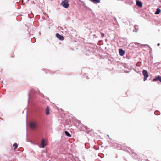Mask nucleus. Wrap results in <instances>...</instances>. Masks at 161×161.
Segmentation results:
<instances>
[{"instance_id": "13", "label": "nucleus", "mask_w": 161, "mask_h": 161, "mask_svg": "<svg viewBox=\"0 0 161 161\" xmlns=\"http://www.w3.org/2000/svg\"><path fill=\"white\" fill-rule=\"evenodd\" d=\"M13 147H14V149H17V147L18 145H17V143H15L13 144Z\"/></svg>"}, {"instance_id": "9", "label": "nucleus", "mask_w": 161, "mask_h": 161, "mask_svg": "<svg viewBox=\"0 0 161 161\" xmlns=\"http://www.w3.org/2000/svg\"><path fill=\"white\" fill-rule=\"evenodd\" d=\"M49 114V109L48 106H47L46 110V114L48 115Z\"/></svg>"}, {"instance_id": "10", "label": "nucleus", "mask_w": 161, "mask_h": 161, "mask_svg": "<svg viewBox=\"0 0 161 161\" xmlns=\"http://www.w3.org/2000/svg\"><path fill=\"white\" fill-rule=\"evenodd\" d=\"M135 45H137L139 47H141V46H144V47H145V46H147L146 45H145V44H140L139 43H137V42H136L135 43Z\"/></svg>"}, {"instance_id": "3", "label": "nucleus", "mask_w": 161, "mask_h": 161, "mask_svg": "<svg viewBox=\"0 0 161 161\" xmlns=\"http://www.w3.org/2000/svg\"><path fill=\"white\" fill-rule=\"evenodd\" d=\"M158 81L161 82V77L160 76L156 77L153 80V81Z\"/></svg>"}, {"instance_id": "1", "label": "nucleus", "mask_w": 161, "mask_h": 161, "mask_svg": "<svg viewBox=\"0 0 161 161\" xmlns=\"http://www.w3.org/2000/svg\"><path fill=\"white\" fill-rule=\"evenodd\" d=\"M61 5L64 8H67L69 6V4L68 3V1L67 0H64L62 1L61 3Z\"/></svg>"}, {"instance_id": "6", "label": "nucleus", "mask_w": 161, "mask_h": 161, "mask_svg": "<svg viewBox=\"0 0 161 161\" xmlns=\"http://www.w3.org/2000/svg\"><path fill=\"white\" fill-rule=\"evenodd\" d=\"M119 54L121 56H123L125 54V51L124 50H122V49H119Z\"/></svg>"}, {"instance_id": "2", "label": "nucleus", "mask_w": 161, "mask_h": 161, "mask_svg": "<svg viewBox=\"0 0 161 161\" xmlns=\"http://www.w3.org/2000/svg\"><path fill=\"white\" fill-rule=\"evenodd\" d=\"M142 74L144 76V81H145L147 78L148 77L149 75L147 72L146 70H143L142 71Z\"/></svg>"}, {"instance_id": "5", "label": "nucleus", "mask_w": 161, "mask_h": 161, "mask_svg": "<svg viewBox=\"0 0 161 161\" xmlns=\"http://www.w3.org/2000/svg\"><path fill=\"white\" fill-rule=\"evenodd\" d=\"M29 126L32 129H35L36 126L35 123L31 122L30 123Z\"/></svg>"}, {"instance_id": "12", "label": "nucleus", "mask_w": 161, "mask_h": 161, "mask_svg": "<svg viewBox=\"0 0 161 161\" xmlns=\"http://www.w3.org/2000/svg\"><path fill=\"white\" fill-rule=\"evenodd\" d=\"M65 135L68 137H71V135L67 131H65Z\"/></svg>"}, {"instance_id": "19", "label": "nucleus", "mask_w": 161, "mask_h": 161, "mask_svg": "<svg viewBox=\"0 0 161 161\" xmlns=\"http://www.w3.org/2000/svg\"><path fill=\"white\" fill-rule=\"evenodd\" d=\"M157 112H158V111H155V114H156V113H157Z\"/></svg>"}, {"instance_id": "20", "label": "nucleus", "mask_w": 161, "mask_h": 161, "mask_svg": "<svg viewBox=\"0 0 161 161\" xmlns=\"http://www.w3.org/2000/svg\"><path fill=\"white\" fill-rule=\"evenodd\" d=\"M39 34L40 35L41 34V33L40 32H39Z\"/></svg>"}, {"instance_id": "22", "label": "nucleus", "mask_w": 161, "mask_h": 161, "mask_svg": "<svg viewBox=\"0 0 161 161\" xmlns=\"http://www.w3.org/2000/svg\"><path fill=\"white\" fill-rule=\"evenodd\" d=\"M107 136H109L108 135H107Z\"/></svg>"}, {"instance_id": "18", "label": "nucleus", "mask_w": 161, "mask_h": 161, "mask_svg": "<svg viewBox=\"0 0 161 161\" xmlns=\"http://www.w3.org/2000/svg\"><path fill=\"white\" fill-rule=\"evenodd\" d=\"M158 46H159V45H160V44L159 43H158V44H157Z\"/></svg>"}, {"instance_id": "15", "label": "nucleus", "mask_w": 161, "mask_h": 161, "mask_svg": "<svg viewBox=\"0 0 161 161\" xmlns=\"http://www.w3.org/2000/svg\"><path fill=\"white\" fill-rule=\"evenodd\" d=\"M101 36L102 37H103L104 36V34L103 33H102L101 34Z\"/></svg>"}, {"instance_id": "21", "label": "nucleus", "mask_w": 161, "mask_h": 161, "mask_svg": "<svg viewBox=\"0 0 161 161\" xmlns=\"http://www.w3.org/2000/svg\"><path fill=\"white\" fill-rule=\"evenodd\" d=\"M31 41H32V42H33V40H32Z\"/></svg>"}, {"instance_id": "11", "label": "nucleus", "mask_w": 161, "mask_h": 161, "mask_svg": "<svg viewBox=\"0 0 161 161\" xmlns=\"http://www.w3.org/2000/svg\"><path fill=\"white\" fill-rule=\"evenodd\" d=\"M161 12V10L159 8H158L157 9L155 13V14H159Z\"/></svg>"}, {"instance_id": "14", "label": "nucleus", "mask_w": 161, "mask_h": 161, "mask_svg": "<svg viewBox=\"0 0 161 161\" xmlns=\"http://www.w3.org/2000/svg\"><path fill=\"white\" fill-rule=\"evenodd\" d=\"M134 27L135 28L136 30H138V26L137 25H136L134 26Z\"/></svg>"}, {"instance_id": "16", "label": "nucleus", "mask_w": 161, "mask_h": 161, "mask_svg": "<svg viewBox=\"0 0 161 161\" xmlns=\"http://www.w3.org/2000/svg\"><path fill=\"white\" fill-rule=\"evenodd\" d=\"M28 96H29V98H28V102H29L30 99V97L29 94H28Z\"/></svg>"}, {"instance_id": "4", "label": "nucleus", "mask_w": 161, "mask_h": 161, "mask_svg": "<svg viewBox=\"0 0 161 161\" xmlns=\"http://www.w3.org/2000/svg\"><path fill=\"white\" fill-rule=\"evenodd\" d=\"M56 37L61 40H63L64 39V38L63 36L60 35L59 33H57L56 34Z\"/></svg>"}, {"instance_id": "8", "label": "nucleus", "mask_w": 161, "mask_h": 161, "mask_svg": "<svg viewBox=\"0 0 161 161\" xmlns=\"http://www.w3.org/2000/svg\"><path fill=\"white\" fill-rule=\"evenodd\" d=\"M41 145H42V148H44L45 146V141L44 139H42Z\"/></svg>"}, {"instance_id": "17", "label": "nucleus", "mask_w": 161, "mask_h": 161, "mask_svg": "<svg viewBox=\"0 0 161 161\" xmlns=\"http://www.w3.org/2000/svg\"><path fill=\"white\" fill-rule=\"evenodd\" d=\"M137 30H134L133 31V32H135L136 33V32H137Z\"/></svg>"}, {"instance_id": "7", "label": "nucleus", "mask_w": 161, "mask_h": 161, "mask_svg": "<svg viewBox=\"0 0 161 161\" xmlns=\"http://www.w3.org/2000/svg\"><path fill=\"white\" fill-rule=\"evenodd\" d=\"M136 4L139 7H141L142 6V4L141 1L138 0L136 1Z\"/></svg>"}]
</instances>
